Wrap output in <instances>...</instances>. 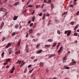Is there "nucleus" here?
I'll return each instance as SVG.
<instances>
[{"instance_id": "31", "label": "nucleus", "mask_w": 79, "mask_h": 79, "mask_svg": "<svg viewBox=\"0 0 79 79\" xmlns=\"http://www.w3.org/2000/svg\"><path fill=\"white\" fill-rule=\"evenodd\" d=\"M57 33L58 34H61V32H60V30H58L57 31Z\"/></svg>"}, {"instance_id": "52", "label": "nucleus", "mask_w": 79, "mask_h": 79, "mask_svg": "<svg viewBox=\"0 0 79 79\" xmlns=\"http://www.w3.org/2000/svg\"><path fill=\"white\" fill-rule=\"evenodd\" d=\"M13 72H14V70H11V72H10V73L11 74V73H13Z\"/></svg>"}, {"instance_id": "56", "label": "nucleus", "mask_w": 79, "mask_h": 79, "mask_svg": "<svg viewBox=\"0 0 79 79\" xmlns=\"http://www.w3.org/2000/svg\"><path fill=\"white\" fill-rule=\"evenodd\" d=\"M68 33V31H65V34H67Z\"/></svg>"}, {"instance_id": "5", "label": "nucleus", "mask_w": 79, "mask_h": 79, "mask_svg": "<svg viewBox=\"0 0 79 79\" xmlns=\"http://www.w3.org/2000/svg\"><path fill=\"white\" fill-rule=\"evenodd\" d=\"M3 26H4V23L2 22V23L1 24L0 26V29H2V27H3Z\"/></svg>"}, {"instance_id": "55", "label": "nucleus", "mask_w": 79, "mask_h": 79, "mask_svg": "<svg viewBox=\"0 0 79 79\" xmlns=\"http://www.w3.org/2000/svg\"><path fill=\"white\" fill-rule=\"evenodd\" d=\"M37 60H38V59H35L34 60V62H36V61H37Z\"/></svg>"}, {"instance_id": "24", "label": "nucleus", "mask_w": 79, "mask_h": 79, "mask_svg": "<svg viewBox=\"0 0 79 79\" xmlns=\"http://www.w3.org/2000/svg\"><path fill=\"white\" fill-rule=\"evenodd\" d=\"M45 47H50V46H51V45L46 44L45 45Z\"/></svg>"}, {"instance_id": "36", "label": "nucleus", "mask_w": 79, "mask_h": 79, "mask_svg": "<svg viewBox=\"0 0 79 79\" xmlns=\"http://www.w3.org/2000/svg\"><path fill=\"white\" fill-rule=\"evenodd\" d=\"M10 61V59H8L7 60H6V62H7V63H8V62L9 61Z\"/></svg>"}, {"instance_id": "45", "label": "nucleus", "mask_w": 79, "mask_h": 79, "mask_svg": "<svg viewBox=\"0 0 79 79\" xmlns=\"http://www.w3.org/2000/svg\"><path fill=\"white\" fill-rule=\"evenodd\" d=\"M47 16H50V14H49L47 13L46 15Z\"/></svg>"}, {"instance_id": "47", "label": "nucleus", "mask_w": 79, "mask_h": 79, "mask_svg": "<svg viewBox=\"0 0 79 79\" xmlns=\"http://www.w3.org/2000/svg\"><path fill=\"white\" fill-rule=\"evenodd\" d=\"M35 58V56H33V57H31V59H32V60H33L34 58Z\"/></svg>"}, {"instance_id": "53", "label": "nucleus", "mask_w": 79, "mask_h": 79, "mask_svg": "<svg viewBox=\"0 0 79 79\" xmlns=\"http://www.w3.org/2000/svg\"><path fill=\"white\" fill-rule=\"evenodd\" d=\"M24 64V62H22V63L21 64V65L23 66Z\"/></svg>"}, {"instance_id": "6", "label": "nucleus", "mask_w": 79, "mask_h": 79, "mask_svg": "<svg viewBox=\"0 0 79 79\" xmlns=\"http://www.w3.org/2000/svg\"><path fill=\"white\" fill-rule=\"evenodd\" d=\"M25 51L26 52V53H28V52H29V48L27 47V46L25 49Z\"/></svg>"}, {"instance_id": "44", "label": "nucleus", "mask_w": 79, "mask_h": 79, "mask_svg": "<svg viewBox=\"0 0 79 79\" xmlns=\"http://www.w3.org/2000/svg\"><path fill=\"white\" fill-rule=\"evenodd\" d=\"M12 69V70H13V71H14V70H15V67H13L12 69Z\"/></svg>"}, {"instance_id": "33", "label": "nucleus", "mask_w": 79, "mask_h": 79, "mask_svg": "<svg viewBox=\"0 0 79 79\" xmlns=\"http://www.w3.org/2000/svg\"><path fill=\"white\" fill-rule=\"evenodd\" d=\"M35 13V10H34L33 11H32V12L31 15H34V14Z\"/></svg>"}, {"instance_id": "58", "label": "nucleus", "mask_w": 79, "mask_h": 79, "mask_svg": "<svg viewBox=\"0 0 79 79\" xmlns=\"http://www.w3.org/2000/svg\"><path fill=\"white\" fill-rule=\"evenodd\" d=\"M44 3H47V0H44Z\"/></svg>"}, {"instance_id": "46", "label": "nucleus", "mask_w": 79, "mask_h": 79, "mask_svg": "<svg viewBox=\"0 0 79 79\" xmlns=\"http://www.w3.org/2000/svg\"><path fill=\"white\" fill-rule=\"evenodd\" d=\"M65 69H69V67H67L65 68Z\"/></svg>"}, {"instance_id": "59", "label": "nucleus", "mask_w": 79, "mask_h": 79, "mask_svg": "<svg viewBox=\"0 0 79 79\" xmlns=\"http://www.w3.org/2000/svg\"><path fill=\"white\" fill-rule=\"evenodd\" d=\"M31 21L29 20V21L28 23H29V24H31Z\"/></svg>"}, {"instance_id": "10", "label": "nucleus", "mask_w": 79, "mask_h": 79, "mask_svg": "<svg viewBox=\"0 0 79 79\" xmlns=\"http://www.w3.org/2000/svg\"><path fill=\"white\" fill-rule=\"evenodd\" d=\"M18 18V16H14L13 18L14 20H16Z\"/></svg>"}, {"instance_id": "43", "label": "nucleus", "mask_w": 79, "mask_h": 79, "mask_svg": "<svg viewBox=\"0 0 79 79\" xmlns=\"http://www.w3.org/2000/svg\"><path fill=\"white\" fill-rule=\"evenodd\" d=\"M44 5H45V4H43L42 5V6H41V8H44Z\"/></svg>"}, {"instance_id": "57", "label": "nucleus", "mask_w": 79, "mask_h": 79, "mask_svg": "<svg viewBox=\"0 0 79 79\" xmlns=\"http://www.w3.org/2000/svg\"><path fill=\"white\" fill-rule=\"evenodd\" d=\"M77 15H79V11H78V12H77Z\"/></svg>"}, {"instance_id": "27", "label": "nucleus", "mask_w": 79, "mask_h": 79, "mask_svg": "<svg viewBox=\"0 0 79 79\" xmlns=\"http://www.w3.org/2000/svg\"><path fill=\"white\" fill-rule=\"evenodd\" d=\"M51 7L52 8H54V5L53 4H51Z\"/></svg>"}, {"instance_id": "49", "label": "nucleus", "mask_w": 79, "mask_h": 79, "mask_svg": "<svg viewBox=\"0 0 79 79\" xmlns=\"http://www.w3.org/2000/svg\"><path fill=\"white\" fill-rule=\"evenodd\" d=\"M33 25V23H32L30 25V26L31 27L32 26V25Z\"/></svg>"}, {"instance_id": "41", "label": "nucleus", "mask_w": 79, "mask_h": 79, "mask_svg": "<svg viewBox=\"0 0 79 79\" xmlns=\"http://www.w3.org/2000/svg\"><path fill=\"white\" fill-rule=\"evenodd\" d=\"M33 70H34V69H33L32 70L30 71L29 72L30 73H32V71H33Z\"/></svg>"}, {"instance_id": "35", "label": "nucleus", "mask_w": 79, "mask_h": 79, "mask_svg": "<svg viewBox=\"0 0 79 79\" xmlns=\"http://www.w3.org/2000/svg\"><path fill=\"white\" fill-rule=\"evenodd\" d=\"M51 3V0H49L47 2V3Z\"/></svg>"}, {"instance_id": "63", "label": "nucleus", "mask_w": 79, "mask_h": 79, "mask_svg": "<svg viewBox=\"0 0 79 79\" xmlns=\"http://www.w3.org/2000/svg\"><path fill=\"white\" fill-rule=\"evenodd\" d=\"M8 64V63H5L4 64V65H6Z\"/></svg>"}, {"instance_id": "30", "label": "nucleus", "mask_w": 79, "mask_h": 79, "mask_svg": "<svg viewBox=\"0 0 79 79\" xmlns=\"http://www.w3.org/2000/svg\"><path fill=\"white\" fill-rule=\"evenodd\" d=\"M74 22H72L70 23V24L71 25H74Z\"/></svg>"}, {"instance_id": "64", "label": "nucleus", "mask_w": 79, "mask_h": 79, "mask_svg": "<svg viewBox=\"0 0 79 79\" xmlns=\"http://www.w3.org/2000/svg\"><path fill=\"white\" fill-rule=\"evenodd\" d=\"M53 79H57V78H56V77H54L53 78Z\"/></svg>"}, {"instance_id": "9", "label": "nucleus", "mask_w": 79, "mask_h": 79, "mask_svg": "<svg viewBox=\"0 0 79 79\" xmlns=\"http://www.w3.org/2000/svg\"><path fill=\"white\" fill-rule=\"evenodd\" d=\"M67 13H68V12H64V13L62 14V16L63 17V16H64V15H66V14H67Z\"/></svg>"}, {"instance_id": "12", "label": "nucleus", "mask_w": 79, "mask_h": 79, "mask_svg": "<svg viewBox=\"0 0 79 79\" xmlns=\"http://www.w3.org/2000/svg\"><path fill=\"white\" fill-rule=\"evenodd\" d=\"M44 65V64L42 62H41L40 63V67H42L43 66V65Z\"/></svg>"}, {"instance_id": "2", "label": "nucleus", "mask_w": 79, "mask_h": 79, "mask_svg": "<svg viewBox=\"0 0 79 79\" xmlns=\"http://www.w3.org/2000/svg\"><path fill=\"white\" fill-rule=\"evenodd\" d=\"M0 11L5 12L6 11V9L3 7H2L0 9Z\"/></svg>"}, {"instance_id": "25", "label": "nucleus", "mask_w": 79, "mask_h": 79, "mask_svg": "<svg viewBox=\"0 0 79 79\" xmlns=\"http://www.w3.org/2000/svg\"><path fill=\"white\" fill-rule=\"evenodd\" d=\"M74 36H77V35H78V34H77V33H74Z\"/></svg>"}, {"instance_id": "18", "label": "nucleus", "mask_w": 79, "mask_h": 79, "mask_svg": "<svg viewBox=\"0 0 79 79\" xmlns=\"http://www.w3.org/2000/svg\"><path fill=\"white\" fill-rule=\"evenodd\" d=\"M56 44H57L56 43H54L53 44V47H55V46L56 45Z\"/></svg>"}, {"instance_id": "54", "label": "nucleus", "mask_w": 79, "mask_h": 79, "mask_svg": "<svg viewBox=\"0 0 79 79\" xmlns=\"http://www.w3.org/2000/svg\"><path fill=\"white\" fill-rule=\"evenodd\" d=\"M32 66V65L31 64H30V65H29L28 66V67L29 68H31V66Z\"/></svg>"}, {"instance_id": "15", "label": "nucleus", "mask_w": 79, "mask_h": 79, "mask_svg": "<svg viewBox=\"0 0 79 79\" xmlns=\"http://www.w3.org/2000/svg\"><path fill=\"white\" fill-rule=\"evenodd\" d=\"M17 33L16 32H14L12 34V36H15V35Z\"/></svg>"}, {"instance_id": "51", "label": "nucleus", "mask_w": 79, "mask_h": 79, "mask_svg": "<svg viewBox=\"0 0 79 79\" xmlns=\"http://www.w3.org/2000/svg\"><path fill=\"white\" fill-rule=\"evenodd\" d=\"M7 45L9 47H10L11 45V43H9Z\"/></svg>"}, {"instance_id": "23", "label": "nucleus", "mask_w": 79, "mask_h": 79, "mask_svg": "<svg viewBox=\"0 0 79 79\" xmlns=\"http://www.w3.org/2000/svg\"><path fill=\"white\" fill-rule=\"evenodd\" d=\"M20 44H21V40H20V41H19V42L18 43V46H19V45H20Z\"/></svg>"}, {"instance_id": "60", "label": "nucleus", "mask_w": 79, "mask_h": 79, "mask_svg": "<svg viewBox=\"0 0 79 79\" xmlns=\"http://www.w3.org/2000/svg\"><path fill=\"white\" fill-rule=\"evenodd\" d=\"M10 66H7L6 67V68H9Z\"/></svg>"}, {"instance_id": "8", "label": "nucleus", "mask_w": 79, "mask_h": 79, "mask_svg": "<svg viewBox=\"0 0 79 79\" xmlns=\"http://www.w3.org/2000/svg\"><path fill=\"white\" fill-rule=\"evenodd\" d=\"M79 24H77V25H76L75 28H74L73 30H76V29H77L78 27H79Z\"/></svg>"}, {"instance_id": "16", "label": "nucleus", "mask_w": 79, "mask_h": 79, "mask_svg": "<svg viewBox=\"0 0 79 79\" xmlns=\"http://www.w3.org/2000/svg\"><path fill=\"white\" fill-rule=\"evenodd\" d=\"M19 53H20V50H19V52H15V55H18V54Z\"/></svg>"}, {"instance_id": "22", "label": "nucleus", "mask_w": 79, "mask_h": 79, "mask_svg": "<svg viewBox=\"0 0 79 79\" xmlns=\"http://www.w3.org/2000/svg\"><path fill=\"white\" fill-rule=\"evenodd\" d=\"M61 51H60V50H59L57 51L58 54L59 55V54H60L61 53Z\"/></svg>"}, {"instance_id": "29", "label": "nucleus", "mask_w": 79, "mask_h": 79, "mask_svg": "<svg viewBox=\"0 0 79 79\" xmlns=\"http://www.w3.org/2000/svg\"><path fill=\"white\" fill-rule=\"evenodd\" d=\"M34 20H35V17L33 16L32 19V21H34Z\"/></svg>"}, {"instance_id": "11", "label": "nucleus", "mask_w": 79, "mask_h": 79, "mask_svg": "<svg viewBox=\"0 0 79 79\" xmlns=\"http://www.w3.org/2000/svg\"><path fill=\"white\" fill-rule=\"evenodd\" d=\"M46 15V14H44L43 16L42 20H44V19H45V17Z\"/></svg>"}, {"instance_id": "42", "label": "nucleus", "mask_w": 79, "mask_h": 79, "mask_svg": "<svg viewBox=\"0 0 79 79\" xmlns=\"http://www.w3.org/2000/svg\"><path fill=\"white\" fill-rule=\"evenodd\" d=\"M36 8H39V7H40V5H36Z\"/></svg>"}, {"instance_id": "14", "label": "nucleus", "mask_w": 79, "mask_h": 79, "mask_svg": "<svg viewBox=\"0 0 79 79\" xmlns=\"http://www.w3.org/2000/svg\"><path fill=\"white\" fill-rule=\"evenodd\" d=\"M48 42H53V40L52 39H49L48 40Z\"/></svg>"}, {"instance_id": "37", "label": "nucleus", "mask_w": 79, "mask_h": 79, "mask_svg": "<svg viewBox=\"0 0 79 79\" xmlns=\"http://www.w3.org/2000/svg\"><path fill=\"white\" fill-rule=\"evenodd\" d=\"M35 26H36V23H35L34 24V25L33 26V28H34V27H35Z\"/></svg>"}, {"instance_id": "38", "label": "nucleus", "mask_w": 79, "mask_h": 79, "mask_svg": "<svg viewBox=\"0 0 79 79\" xmlns=\"http://www.w3.org/2000/svg\"><path fill=\"white\" fill-rule=\"evenodd\" d=\"M15 27L16 28V29H18V26L17 25H15Z\"/></svg>"}, {"instance_id": "40", "label": "nucleus", "mask_w": 79, "mask_h": 79, "mask_svg": "<svg viewBox=\"0 0 79 79\" xmlns=\"http://www.w3.org/2000/svg\"><path fill=\"white\" fill-rule=\"evenodd\" d=\"M4 52H3L2 53L1 55L2 56V57H3V56H4Z\"/></svg>"}, {"instance_id": "48", "label": "nucleus", "mask_w": 79, "mask_h": 79, "mask_svg": "<svg viewBox=\"0 0 79 79\" xmlns=\"http://www.w3.org/2000/svg\"><path fill=\"white\" fill-rule=\"evenodd\" d=\"M28 6L29 7H31V8H32V6H32V5H30Z\"/></svg>"}, {"instance_id": "61", "label": "nucleus", "mask_w": 79, "mask_h": 79, "mask_svg": "<svg viewBox=\"0 0 79 79\" xmlns=\"http://www.w3.org/2000/svg\"><path fill=\"white\" fill-rule=\"evenodd\" d=\"M35 39H33V40H32V41L33 42H35Z\"/></svg>"}, {"instance_id": "19", "label": "nucleus", "mask_w": 79, "mask_h": 79, "mask_svg": "<svg viewBox=\"0 0 79 79\" xmlns=\"http://www.w3.org/2000/svg\"><path fill=\"white\" fill-rule=\"evenodd\" d=\"M2 41L3 42V41H4V40H5L6 39V37H4L2 38Z\"/></svg>"}, {"instance_id": "32", "label": "nucleus", "mask_w": 79, "mask_h": 79, "mask_svg": "<svg viewBox=\"0 0 79 79\" xmlns=\"http://www.w3.org/2000/svg\"><path fill=\"white\" fill-rule=\"evenodd\" d=\"M74 6V5L73 4H71L70 5L69 7L70 8H72V7H73Z\"/></svg>"}, {"instance_id": "4", "label": "nucleus", "mask_w": 79, "mask_h": 79, "mask_svg": "<svg viewBox=\"0 0 79 79\" xmlns=\"http://www.w3.org/2000/svg\"><path fill=\"white\" fill-rule=\"evenodd\" d=\"M67 31L68 33L67 34V35H68V36H69V35H70V34H71V31L70 30H68Z\"/></svg>"}, {"instance_id": "13", "label": "nucleus", "mask_w": 79, "mask_h": 79, "mask_svg": "<svg viewBox=\"0 0 79 79\" xmlns=\"http://www.w3.org/2000/svg\"><path fill=\"white\" fill-rule=\"evenodd\" d=\"M42 52V50H40L39 51H37L36 52V53H37V54L40 53H41V52Z\"/></svg>"}, {"instance_id": "3", "label": "nucleus", "mask_w": 79, "mask_h": 79, "mask_svg": "<svg viewBox=\"0 0 79 79\" xmlns=\"http://www.w3.org/2000/svg\"><path fill=\"white\" fill-rule=\"evenodd\" d=\"M55 56V54H50L49 56V58H52V57H53V56Z\"/></svg>"}, {"instance_id": "28", "label": "nucleus", "mask_w": 79, "mask_h": 79, "mask_svg": "<svg viewBox=\"0 0 79 79\" xmlns=\"http://www.w3.org/2000/svg\"><path fill=\"white\" fill-rule=\"evenodd\" d=\"M18 62H19V64H21V63H22V62H21V60H18Z\"/></svg>"}, {"instance_id": "1", "label": "nucleus", "mask_w": 79, "mask_h": 79, "mask_svg": "<svg viewBox=\"0 0 79 79\" xmlns=\"http://www.w3.org/2000/svg\"><path fill=\"white\" fill-rule=\"evenodd\" d=\"M72 62L70 63V65H74V64H76V61L74 60L73 59H72Z\"/></svg>"}, {"instance_id": "7", "label": "nucleus", "mask_w": 79, "mask_h": 79, "mask_svg": "<svg viewBox=\"0 0 79 79\" xmlns=\"http://www.w3.org/2000/svg\"><path fill=\"white\" fill-rule=\"evenodd\" d=\"M29 34H31L33 32V30H32V29H30L29 31Z\"/></svg>"}, {"instance_id": "26", "label": "nucleus", "mask_w": 79, "mask_h": 79, "mask_svg": "<svg viewBox=\"0 0 79 79\" xmlns=\"http://www.w3.org/2000/svg\"><path fill=\"white\" fill-rule=\"evenodd\" d=\"M11 53H12V50H10L9 52V54L10 55V54H11Z\"/></svg>"}, {"instance_id": "17", "label": "nucleus", "mask_w": 79, "mask_h": 79, "mask_svg": "<svg viewBox=\"0 0 79 79\" xmlns=\"http://www.w3.org/2000/svg\"><path fill=\"white\" fill-rule=\"evenodd\" d=\"M36 48L37 49L39 48V47H40V44H38L36 46Z\"/></svg>"}, {"instance_id": "20", "label": "nucleus", "mask_w": 79, "mask_h": 79, "mask_svg": "<svg viewBox=\"0 0 79 79\" xmlns=\"http://www.w3.org/2000/svg\"><path fill=\"white\" fill-rule=\"evenodd\" d=\"M19 2H18L15 3V5L17 6V5H18V4H19Z\"/></svg>"}, {"instance_id": "39", "label": "nucleus", "mask_w": 79, "mask_h": 79, "mask_svg": "<svg viewBox=\"0 0 79 79\" xmlns=\"http://www.w3.org/2000/svg\"><path fill=\"white\" fill-rule=\"evenodd\" d=\"M62 49H63V47H61L59 49V50L61 51L62 50Z\"/></svg>"}, {"instance_id": "50", "label": "nucleus", "mask_w": 79, "mask_h": 79, "mask_svg": "<svg viewBox=\"0 0 79 79\" xmlns=\"http://www.w3.org/2000/svg\"><path fill=\"white\" fill-rule=\"evenodd\" d=\"M42 13H40L39 14V16H42Z\"/></svg>"}, {"instance_id": "21", "label": "nucleus", "mask_w": 79, "mask_h": 79, "mask_svg": "<svg viewBox=\"0 0 79 79\" xmlns=\"http://www.w3.org/2000/svg\"><path fill=\"white\" fill-rule=\"evenodd\" d=\"M61 43H59L56 46V47L57 48H58V47H59V46H60V44Z\"/></svg>"}, {"instance_id": "62", "label": "nucleus", "mask_w": 79, "mask_h": 79, "mask_svg": "<svg viewBox=\"0 0 79 79\" xmlns=\"http://www.w3.org/2000/svg\"><path fill=\"white\" fill-rule=\"evenodd\" d=\"M37 35L38 36H39V35H40V33H38L37 34Z\"/></svg>"}, {"instance_id": "34", "label": "nucleus", "mask_w": 79, "mask_h": 79, "mask_svg": "<svg viewBox=\"0 0 79 79\" xmlns=\"http://www.w3.org/2000/svg\"><path fill=\"white\" fill-rule=\"evenodd\" d=\"M27 72V68H26L24 71V73H26Z\"/></svg>"}]
</instances>
